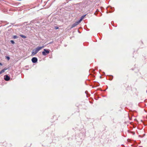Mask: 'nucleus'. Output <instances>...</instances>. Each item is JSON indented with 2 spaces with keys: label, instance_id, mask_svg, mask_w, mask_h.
Listing matches in <instances>:
<instances>
[{
  "label": "nucleus",
  "instance_id": "obj_6",
  "mask_svg": "<svg viewBox=\"0 0 147 147\" xmlns=\"http://www.w3.org/2000/svg\"><path fill=\"white\" fill-rule=\"evenodd\" d=\"M7 69V68H5L4 69H2V70H1L0 71V74H1L2 73L4 72Z\"/></svg>",
  "mask_w": 147,
  "mask_h": 147
},
{
  "label": "nucleus",
  "instance_id": "obj_3",
  "mask_svg": "<svg viewBox=\"0 0 147 147\" xmlns=\"http://www.w3.org/2000/svg\"><path fill=\"white\" fill-rule=\"evenodd\" d=\"M38 61V59L37 58L34 57L32 58V61L33 63H36Z\"/></svg>",
  "mask_w": 147,
  "mask_h": 147
},
{
  "label": "nucleus",
  "instance_id": "obj_12",
  "mask_svg": "<svg viewBox=\"0 0 147 147\" xmlns=\"http://www.w3.org/2000/svg\"><path fill=\"white\" fill-rule=\"evenodd\" d=\"M54 28L55 29H57L59 28L57 26H55Z\"/></svg>",
  "mask_w": 147,
  "mask_h": 147
},
{
  "label": "nucleus",
  "instance_id": "obj_5",
  "mask_svg": "<svg viewBox=\"0 0 147 147\" xmlns=\"http://www.w3.org/2000/svg\"><path fill=\"white\" fill-rule=\"evenodd\" d=\"M80 23V21H78L77 22H76L71 27V28H73L76 26L77 25H78Z\"/></svg>",
  "mask_w": 147,
  "mask_h": 147
},
{
  "label": "nucleus",
  "instance_id": "obj_11",
  "mask_svg": "<svg viewBox=\"0 0 147 147\" xmlns=\"http://www.w3.org/2000/svg\"><path fill=\"white\" fill-rule=\"evenodd\" d=\"M10 41L11 42V43L13 44H14L15 43L14 42L13 40H11Z\"/></svg>",
  "mask_w": 147,
  "mask_h": 147
},
{
  "label": "nucleus",
  "instance_id": "obj_10",
  "mask_svg": "<svg viewBox=\"0 0 147 147\" xmlns=\"http://www.w3.org/2000/svg\"><path fill=\"white\" fill-rule=\"evenodd\" d=\"M5 57H6V58L8 60H9V59H10V57L8 56H6Z\"/></svg>",
  "mask_w": 147,
  "mask_h": 147
},
{
  "label": "nucleus",
  "instance_id": "obj_8",
  "mask_svg": "<svg viewBox=\"0 0 147 147\" xmlns=\"http://www.w3.org/2000/svg\"><path fill=\"white\" fill-rule=\"evenodd\" d=\"M84 17V16H82L81 18V19H80V20L79 21H80V22L81 21H82V19H83Z\"/></svg>",
  "mask_w": 147,
  "mask_h": 147
},
{
  "label": "nucleus",
  "instance_id": "obj_7",
  "mask_svg": "<svg viewBox=\"0 0 147 147\" xmlns=\"http://www.w3.org/2000/svg\"><path fill=\"white\" fill-rule=\"evenodd\" d=\"M20 36L22 37V38H26V36H25L24 35H20Z\"/></svg>",
  "mask_w": 147,
  "mask_h": 147
},
{
  "label": "nucleus",
  "instance_id": "obj_2",
  "mask_svg": "<svg viewBox=\"0 0 147 147\" xmlns=\"http://www.w3.org/2000/svg\"><path fill=\"white\" fill-rule=\"evenodd\" d=\"M50 50H49L44 49V51L42 53V54L44 56L47 55V54H48Z\"/></svg>",
  "mask_w": 147,
  "mask_h": 147
},
{
  "label": "nucleus",
  "instance_id": "obj_9",
  "mask_svg": "<svg viewBox=\"0 0 147 147\" xmlns=\"http://www.w3.org/2000/svg\"><path fill=\"white\" fill-rule=\"evenodd\" d=\"M13 38H18V37L16 36H13Z\"/></svg>",
  "mask_w": 147,
  "mask_h": 147
},
{
  "label": "nucleus",
  "instance_id": "obj_1",
  "mask_svg": "<svg viewBox=\"0 0 147 147\" xmlns=\"http://www.w3.org/2000/svg\"><path fill=\"white\" fill-rule=\"evenodd\" d=\"M44 47V46L38 47L35 49H33L32 52L31 56H33L36 55L40 50Z\"/></svg>",
  "mask_w": 147,
  "mask_h": 147
},
{
  "label": "nucleus",
  "instance_id": "obj_13",
  "mask_svg": "<svg viewBox=\"0 0 147 147\" xmlns=\"http://www.w3.org/2000/svg\"><path fill=\"white\" fill-rule=\"evenodd\" d=\"M0 65H2V64L0 62Z\"/></svg>",
  "mask_w": 147,
  "mask_h": 147
},
{
  "label": "nucleus",
  "instance_id": "obj_4",
  "mask_svg": "<svg viewBox=\"0 0 147 147\" xmlns=\"http://www.w3.org/2000/svg\"><path fill=\"white\" fill-rule=\"evenodd\" d=\"M10 79V78L7 75H6L4 76V79L6 81H9Z\"/></svg>",
  "mask_w": 147,
  "mask_h": 147
}]
</instances>
